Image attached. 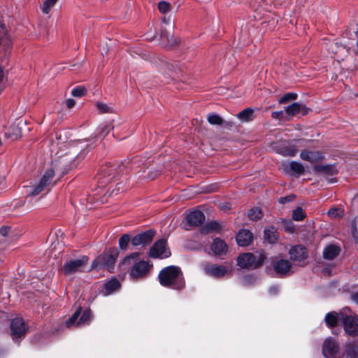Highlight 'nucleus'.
<instances>
[{
  "label": "nucleus",
  "instance_id": "obj_24",
  "mask_svg": "<svg viewBox=\"0 0 358 358\" xmlns=\"http://www.w3.org/2000/svg\"><path fill=\"white\" fill-rule=\"evenodd\" d=\"M357 341L347 342L345 345V352L343 357L345 358H357Z\"/></svg>",
  "mask_w": 358,
  "mask_h": 358
},
{
  "label": "nucleus",
  "instance_id": "obj_32",
  "mask_svg": "<svg viewBox=\"0 0 358 358\" xmlns=\"http://www.w3.org/2000/svg\"><path fill=\"white\" fill-rule=\"evenodd\" d=\"M248 216L252 220H257L262 217L263 213L259 208H254L248 210Z\"/></svg>",
  "mask_w": 358,
  "mask_h": 358
},
{
  "label": "nucleus",
  "instance_id": "obj_34",
  "mask_svg": "<svg viewBox=\"0 0 358 358\" xmlns=\"http://www.w3.org/2000/svg\"><path fill=\"white\" fill-rule=\"evenodd\" d=\"M138 257V252H134L124 259V260L122 262V265L125 266H130L132 264L133 262L137 260Z\"/></svg>",
  "mask_w": 358,
  "mask_h": 358
},
{
  "label": "nucleus",
  "instance_id": "obj_22",
  "mask_svg": "<svg viewBox=\"0 0 358 358\" xmlns=\"http://www.w3.org/2000/svg\"><path fill=\"white\" fill-rule=\"evenodd\" d=\"M308 108L298 103H293L286 108V112L289 116H294L300 113L302 115L307 114Z\"/></svg>",
  "mask_w": 358,
  "mask_h": 358
},
{
  "label": "nucleus",
  "instance_id": "obj_44",
  "mask_svg": "<svg viewBox=\"0 0 358 358\" xmlns=\"http://www.w3.org/2000/svg\"><path fill=\"white\" fill-rule=\"evenodd\" d=\"M86 92V90L83 87H77L71 91V94L76 97H81Z\"/></svg>",
  "mask_w": 358,
  "mask_h": 358
},
{
  "label": "nucleus",
  "instance_id": "obj_21",
  "mask_svg": "<svg viewBox=\"0 0 358 358\" xmlns=\"http://www.w3.org/2000/svg\"><path fill=\"white\" fill-rule=\"evenodd\" d=\"M252 234L246 229L240 230L236 235V241L240 246H247L252 241Z\"/></svg>",
  "mask_w": 358,
  "mask_h": 358
},
{
  "label": "nucleus",
  "instance_id": "obj_1",
  "mask_svg": "<svg viewBox=\"0 0 358 358\" xmlns=\"http://www.w3.org/2000/svg\"><path fill=\"white\" fill-rule=\"evenodd\" d=\"M350 310L344 308L337 313L331 312L326 315L325 322L329 327H336L338 320L343 323L344 330L347 335L355 338L358 335V324L356 315H348Z\"/></svg>",
  "mask_w": 358,
  "mask_h": 358
},
{
  "label": "nucleus",
  "instance_id": "obj_20",
  "mask_svg": "<svg viewBox=\"0 0 358 358\" xmlns=\"http://www.w3.org/2000/svg\"><path fill=\"white\" fill-rule=\"evenodd\" d=\"M300 157L305 161L315 163L323 159V155L318 151L302 150L300 153Z\"/></svg>",
  "mask_w": 358,
  "mask_h": 358
},
{
  "label": "nucleus",
  "instance_id": "obj_57",
  "mask_svg": "<svg viewBox=\"0 0 358 358\" xmlns=\"http://www.w3.org/2000/svg\"><path fill=\"white\" fill-rule=\"evenodd\" d=\"M2 143H1V140L0 139V146L1 145Z\"/></svg>",
  "mask_w": 358,
  "mask_h": 358
},
{
  "label": "nucleus",
  "instance_id": "obj_35",
  "mask_svg": "<svg viewBox=\"0 0 358 358\" xmlns=\"http://www.w3.org/2000/svg\"><path fill=\"white\" fill-rule=\"evenodd\" d=\"M6 136L12 140H17L21 137L20 130L17 127H13L10 128V131L7 132Z\"/></svg>",
  "mask_w": 358,
  "mask_h": 358
},
{
  "label": "nucleus",
  "instance_id": "obj_39",
  "mask_svg": "<svg viewBox=\"0 0 358 358\" xmlns=\"http://www.w3.org/2000/svg\"><path fill=\"white\" fill-rule=\"evenodd\" d=\"M305 213L301 207L293 210L292 218L296 221H301L305 217Z\"/></svg>",
  "mask_w": 358,
  "mask_h": 358
},
{
  "label": "nucleus",
  "instance_id": "obj_56",
  "mask_svg": "<svg viewBox=\"0 0 358 358\" xmlns=\"http://www.w3.org/2000/svg\"><path fill=\"white\" fill-rule=\"evenodd\" d=\"M164 22L165 23H168V22H169L166 20V18H164Z\"/></svg>",
  "mask_w": 358,
  "mask_h": 358
},
{
  "label": "nucleus",
  "instance_id": "obj_36",
  "mask_svg": "<svg viewBox=\"0 0 358 358\" xmlns=\"http://www.w3.org/2000/svg\"><path fill=\"white\" fill-rule=\"evenodd\" d=\"M220 229V225L217 222H210L205 225L203 228V231L206 233L218 231Z\"/></svg>",
  "mask_w": 358,
  "mask_h": 358
},
{
  "label": "nucleus",
  "instance_id": "obj_45",
  "mask_svg": "<svg viewBox=\"0 0 358 358\" xmlns=\"http://www.w3.org/2000/svg\"><path fill=\"white\" fill-rule=\"evenodd\" d=\"M4 65L0 66V94L4 90L3 79L5 78V73L3 71Z\"/></svg>",
  "mask_w": 358,
  "mask_h": 358
},
{
  "label": "nucleus",
  "instance_id": "obj_49",
  "mask_svg": "<svg viewBox=\"0 0 358 358\" xmlns=\"http://www.w3.org/2000/svg\"><path fill=\"white\" fill-rule=\"evenodd\" d=\"M76 104V101L73 99H69L66 101V105L68 108H72Z\"/></svg>",
  "mask_w": 358,
  "mask_h": 358
},
{
  "label": "nucleus",
  "instance_id": "obj_55",
  "mask_svg": "<svg viewBox=\"0 0 358 358\" xmlns=\"http://www.w3.org/2000/svg\"><path fill=\"white\" fill-rule=\"evenodd\" d=\"M77 164H78V162H77L76 164H75L74 165L71 166L70 167V169H72V168H73V167H76Z\"/></svg>",
  "mask_w": 358,
  "mask_h": 358
},
{
  "label": "nucleus",
  "instance_id": "obj_2",
  "mask_svg": "<svg viewBox=\"0 0 358 358\" xmlns=\"http://www.w3.org/2000/svg\"><path fill=\"white\" fill-rule=\"evenodd\" d=\"M160 284L166 287L181 290L185 287V280L181 268L169 266L162 269L158 275Z\"/></svg>",
  "mask_w": 358,
  "mask_h": 358
},
{
  "label": "nucleus",
  "instance_id": "obj_6",
  "mask_svg": "<svg viewBox=\"0 0 358 358\" xmlns=\"http://www.w3.org/2000/svg\"><path fill=\"white\" fill-rule=\"evenodd\" d=\"M202 268L206 275L215 278H224L231 271L229 265L216 264L208 262L202 264Z\"/></svg>",
  "mask_w": 358,
  "mask_h": 358
},
{
  "label": "nucleus",
  "instance_id": "obj_31",
  "mask_svg": "<svg viewBox=\"0 0 358 358\" xmlns=\"http://www.w3.org/2000/svg\"><path fill=\"white\" fill-rule=\"evenodd\" d=\"M238 118H239L243 122H249L253 120V110L250 108H248L240 112L237 115Z\"/></svg>",
  "mask_w": 358,
  "mask_h": 358
},
{
  "label": "nucleus",
  "instance_id": "obj_33",
  "mask_svg": "<svg viewBox=\"0 0 358 358\" xmlns=\"http://www.w3.org/2000/svg\"><path fill=\"white\" fill-rule=\"evenodd\" d=\"M114 171H115V168H113L112 166L102 167L101 172V174H103V178H99V180H102L99 182L101 184H104L105 183L104 178L113 175Z\"/></svg>",
  "mask_w": 358,
  "mask_h": 358
},
{
  "label": "nucleus",
  "instance_id": "obj_47",
  "mask_svg": "<svg viewBox=\"0 0 358 358\" xmlns=\"http://www.w3.org/2000/svg\"><path fill=\"white\" fill-rule=\"evenodd\" d=\"M351 229L352 236L356 239L357 238V231L356 227V220L354 219L351 222Z\"/></svg>",
  "mask_w": 358,
  "mask_h": 358
},
{
  "label": "nucleus",
  "instance_id": "obj_23",
  "mask_svg": "<svg viewBox=\"0 0 358 358\" xmlns=\"http://www.w3.org/2000/svg\"><path fill=\"white\" fill-rule=\"evenodd\" d=\"M341 251L338 246L330 244L324 248L323 250V257L325 259L332 260L337 257Z\"/></svg>",
  "mask_w": 358,
  "mask_h": 358
},
{
  "label": "nucleus",
  "instance_id": "obj_48",
  "mask_svg": "<svg viewBox=\"0 0 358 358\" xmlns=\"http://www.w3.org/2000/svg\"><path fill=\"white\" fill-rule=\"evenodd\" d=\"M10 231V227L3 226V227H1V229H0V234L3 236H6L9 234Z\"/></svg>",
  "mask_w": 358,
  "mask_h": 358
},
{
  "label": "nucleus",
  "instance_id": "obj_19",
  "mask_svg": "<svg viewBox=\"0 0 358 358\" xmlns=\"http://www.w3.org/2000/svg\"><path fill=\"white\" fill-rule=\"evenodd\" d=\"M282 169L285 173H289V171H292V173L296 174L297 176L303 174L305 171L303 166L301 163L295 161L282 164Z\"/></svg>",
  "mask_w": 358,
  "mask_h": 358
},
{
  "label": "nucleus",
  "instance_id": "obj_50",
  "mask_svg": "<svg viewBox=\"0 0 358 358\" xmlns=\"http://www.w3.org/2000/svg\"><path fill=\"white\" fill-rule=\"evenodd\" d=\"M282 115V111H279V112H273L272 113V117H277L280 115Z\"/></svg>",
  "mask_w": 358,
  "mask_h": 358
},
{
  "label": "nucleus",
  "instance_id": "obj_30",
  "mask_svg": "<svg viewBox=\"0 0 358 358\" xmlns=\"http://www.w3.org/2000/svg\"><path fill=\"white\" fill-rule=\"evenodd\" d=\"M45 189V187H44L41 183L38 182L37 185L34 186L27 187L26 189V193L27 196H36L38 195Z\"/></svg>",
  "mask_w": 358,
  "mask_h": 358
},
{
  "label": "nucleus",
  "instance_id": "obj_11",
  "mask_svg": "<svg viewBox=\"0 0 358 358\" xmlns=\"http://www.w3.org/2000/svg\"><path fill=\"white\" fill-rule=\"evenodd\" d=\"M273 150L285 157H294L297 153L296 146L290 142H277L273 145Z\"/></svg>",
  "mask_w": 358,
  "mask_h": 358
},
{
  "label": "nucleus",
  "instance_id": "obj_40",
  "mask_svg": "<svg viewBox=\"0 0 358 358\" xmlns=\"http://www.w3.org/2000/svg\"><path fill=\"white\" fill-rule=\"evenodd\" d=\"M208 121L210 124L215 125H220L223 122L222 117L215 114L208 115Z\"/></svg>",
  "mask_w": 358,
  "mask_h": 358
},
{
  "label": "nucleus",
  "instance_id": "obj_53",
  "mask_svg": "<svg viewBox=\"0 0 358 358\" xmlns=\"http://www.w3.org/2000/svg\"><path fill=\"white\" fill-rule=\"evenodd\" d=\"M287 197H281L280 199H279V201L282 203H284L286 200H287Z\"/></svg>",
  "mask_w": 358,
  "mask_h": 358
},
{
  "label": "nucleus",
  "instance_id": "obj_14",
  "mask_svg": "<svg viewBox=\"0 0 358 358\" xmlns=\"http://www.w3.org/2000/svg\"><path fill=\"white\" fill-rule=\"evenodd\" d=\"M27 329L28 327L22 318L16 317L12 320L10 330L14 339L24 336Z\"/></svg>",
  "mask_w": 358,
  "mask_h": 358
},
{
  "label": "nucleus",
  "instance_id": "obj_29",
  "mask_svg": "<svg viewBox=\"0 0 358 358\" xmlns=\"http://www.w3.org/2000/svg\"><path fill=\"white\" fill-rule=\"evenodd\" d=\"M113 129V126L110 122H105L99 125L96 130V136L105 137Z\"/></svg>",
  "mask_w": 358,
  "mask_h": 358
},
{
  "label": "nucleus",
  "instance_id": "obj_41",
  "mask_svg": "<svg viewBox=\"0 0 358 358\" xmlns=\"http://www.w3.org/2000/svg\"><path fill=\"white\" fill-rule=\"evenodd\" d=\"M297 98V94L294 92H289L285 94L282 97H281L279 100L280 103H285L289 101L295 100Z\"/></svg>",
  "mask_w": 358,
  "mask_h": 358
},
{
  "label": "nucleus",
  "instance_id": "obj_5",
  "mask_svg": "<svg viewBox=\"0 0 358 358\" xmlns=\"http://www.w3.org/2000/svg\"><path fill=\"white\" fill-rule=\"evenodd\" d=\"M265 256L259 254L257 257L252 253H243L237 258L238 265L243 268H256L264 264Z\"/></svg>",
  "mask_w": 358,
  "mask_h": 358
},
{
  "label": "nucleus",
  "instance_id": "obj_17",
  "mask_svg": "<svg viewBox=\"0 0 358 358\" xmlns=\"http://www.w3.org/2000/svg\"><path fill=\"white\" fill-rule=\"evenodd\" d=\"M289 254L292 260L301 262L307 258L306 248L302 245H295L290 248Z\"/></svg>",
  "mask_w": 358,
  "mask_h": 358
},
{
  "label": "nucleus",
  "instance_id": "obj_10",
  "mask_svg": "<svg viewBox=\"0 0 358 358\" xmlns=\"http://www.w3.org/2000/svg\"><path fill=\"white\" fill-rule=\"evenodd\" d=\"M12 41L6 29L0 26V57L7 58L11 52Z\"/></svg>",
  "mask_w": 358,
  "mask_h": 358
},
{
  "label": "nucleus",
  "instance_id": "obj_42",
  "mask_svg": "<svg viewBox=\"0 0 358 358\" xmlns=\"http://www.w3.org/2000/svg\"><path fill=\"white\" fill-rule=\"evenodd\" d=\"M57 0H45L43 3L42 10L44 13L48 14L52 7L55 6Z\"/></svg>",
  "mask_w": 358,
  "mask_h": 358
},
{
  "label": "nucleus",
  "instance_id": "obj_15",
  "mask_svg": "<svg viewBox=\"0 0 358 358\" xmlns=\"http://www.w3.org/2000/svg\"><path fill=\"white\" fill-rule=\"evenodd\" d=\"M151 266L147 261L134 262L131 268L130 275L132 278L143 277L148 273Z\"/></svg>",
  "mask_w": 358,
  "mask_h": 358
},
{
  "label": "nucleus",
  "instance_id": "obj_13",
  "mask_svg": "<svg viewBox=\"0 0 358 358\" xmlns=\"http://www.w3.org/2000/svg\"><path fill=\"white\" fill-rule=\"evenodd\" d=\"M155 234V231L152 229L138 234L131 238V244L134 246L145 247L152 242Z\"/></svg>",
  "mask_w": 358,
  "mask_h": 358
},
{
  "label": "nucleus",
  "instance_id": "obj_27",
  "mask_svg": "<svg viewBox=\"0 0 358 358\" xmlns=\"http://www.w3.org/2000/svg\"><path fill=\"white\" fill-rule=\"evenodd\" d=\"M55 176V171L53 169H50L47 170L42 178L39 180V183H41L44 187H48L51 185V182Z\"/></svg>",
  "mask_w": 358,
  "mask_h": 358
},
{
  "label": "nucleus",
  "instance_id": "obj_9",
  "mask_svg": "<svg viewBox=\"0 0 358 358\" xmlns=\"http://www.w3.org/2000/svg\"><path fill=\"white\" fill-rule=\"evenodd\" d=\"M166 241L160 239L150 248L149 255L152 258H166L171 256V251L166 248Z\"/></svg>",
  "mask_w": 358,
  "mask_h": 358
},
{
  "label": "nucleus",
  "instance_id": "obj_25",
  "mask_svg": "<svg viewBox=\"0 0 358 358\" xmlns=\"http://www.w3.org/2000/svg\"><path fill=\"white\" fill-rule=\"evenodd\" d=\"M104 287V294L109 295L112 294L113 292L117 291L120 287V282L116 279L113 278L106 282L103 285Z\"/></svg>",
  "mask_w": 358,
  "mask_h": 358
},
{
  "label": "nucleus",
  "instance_id": "obj_16",
  "mask_svg": "<svg viewBox=\"0 0 358 358\" xmlns=\"http://www.w3.org/2000/svg\"><path fill=\"white\" fill-rule=\"evenodd\" d=\"M204 220V214L198 210L190 212L186 217L187 224L191 227L200 226Z\"/></svg>",
  "mask_w": 358,
  "mask_h": 358
},
{
  "label": "nucleus",
  "instance_id": "obj_46",
  "mask_svg": "<svg viewBox=\"0 0 358 358\" xmlns=\"http://www.w3.org/2000/svg\"><path fill=\"white\" fill-rule=\"evenodd\" d=\"M96 106H97L98 109L103 113H106V112H108V110H109V107L106 103H98L96 104Z\"/></svg>",
  "mask_w": 358,
  "mask_h": 358
},
{
  "label": "nucleus",
  "instance_id": "obj_18",
  "mask_svg": "<svg viewBox=\"0 0 358 358\" xmlns=\"http://www.w3.org/2000/svg\"><path fill=\"white\" fill-rule=\"evenodd\" d=\"M227 245L224 241L217 238L213 241V243L210 245V250L213 255L217 257H222L225 255L227 252Z\"/></svg>",
  "mask_w": 358,
  "mask_h": 358
},
{
  "label": "nucleus",
  "instance_id": "obj_54",
  "mask_svg": "<svg viewBox=\"0 0 358 358\" xmlns=\"http://www.w3.org/2000/svg\"><path fill=\"white\" fill-rule=\"evenodd\" d=\"M287 199L286 201H290L292 200V196H287Z\"/></svg>",
  "mask_w": 358,
  "mask_h": 358
},
{
  "label": "nucleus",
  "instance_id": "obj_28",
  "mask_svg": "<svg viewBox=\"0 0 358 358\" xmlns=\"http://www.w3.org/2000/svg\"><path fill=\"white\" fill-rule=\"evenodd\" d=\"M313 170L316 173H324L329 175H334L336 173L335 167L332 165H315Z\"/></svg>",
  "mask_w": 358,
  "mask_h": 358
},
{
  "label": "nucleus",
  "instance_id": "obj_37",
  "mask_svg": "<svg viewBox=\"0 0 358 358\" xmlns=\"http://www.w3.org/2000/svg\"><path fill=\"white\" fill-rule=\"evenodd\" d=\"M131 242V237L129 234H124L119 239V246L122 250H126L129 242Z\"/></svg>",
  "mask_w": 358,
  "mask_h": 358
},
{
  "label": "nucleus",
  "instance_id": "obj_52",
  "mask_svg": "<svg viewBox=\"0 0 358 358\" xmlns=\"http://www.w3.org/2000/svg\"><path fill=\"white\" fill-rule=\"evenodd\" d=\"M166 69L169 71H172L173 70V66L170 64H166Z\"/></svg>",
  "mask_w": 358,
  "mask_h": 358
},
{
  "label": "nucleus",
  "instance_id": "obj_26",
  "mask_svg": "<svg viewBox=\"0 0 358 358\" xmlns=\"http://www.w3.org/2000/svg\"><path fill=\"white\" fill-rule=\"evenodd\" d=\"M264 239L269 243H274L278 239L277 229L271 226L264 229Z\"/></svg>",
  "mask_w": 358,
  "mask_h": 358
},
{
  "label": "nucleus",
  "instance_id": "obj_8",
  "mask_svg": "<svg viewBox=\"0 0 358 358\" xmlns=\"http://www.w3.org/2000/svg\"><path fill=\"white\" fill-rule=\"evenodd\" d=\"M322 354L325 358H342L338 343L332 338H327L322 345Z\"/></svg>",
  "mask_w": 358,
  "mask_h": 358
},
{
  "label": "nucleus",
  "instance_id": "obj_7",
  "mask_svg": "<svg viewBox=\"0 0 358 358\" xmlns=\"http://www.w3.org/2000/svg\"><path fill=\"white\" fill-rule=\"evenodd\" d=\"M88 260L89 258L87 256H83L79 259L67 260L63 266L64 273L66 275H69L76 272L84 271Z\"/></svg>",
  "mask_w": 358,
  "mask_h": 358
},
{
  "label": "nucleus",
  "instance_id": "obj_51",
  "mask_svg": "<svg viewBox=\"0 0 358 358\" xmlns=\"http://www.w3.org/2000/svg\"><path fill=\"white\" fill-rule=\"evenodd\" d=\"M270 292L273 293V294H276L277 292H278V287H273L270 289Z\"/></svg>",
  "mask_w": 358,
  "mask_h": 358
},
{
  "label": "nucleus",
  "instance_id": "obj_4",
  "mask_svg": "<svg viewBox=\"0 0 358 358\" xmlns=\"http://www.w3.org/2000/svg\"><path fill=\"white\" fill-rule=\"evenodd\" d=\"M92 320V313L86 308L82 312V308L78 307L76 311L66 321L67 327H82L90 324Z\"/></svg>",
  "mask_w": 358,
  "mask_h": 358
},
{
  "label": "nucleus",
  "instance_id": "obj_38",
  "mask_svg": "<svg viewBox=\"0 0 358 358\" xmlns=\"http://www.w3.org/2000/svg\"><path fill=\"white\" fill-rule=\"evenodd\" d=\"M327 214L329 217L337 219L343 215V211L340 208H333L329 210Z\"/></svg>",
  "mask_w": 358,
  "mask_h": 358
},
{
  "label": "nucleus",
  "instance_id": "obj_43",
  "mask_svg": "<svg viewBox=\"0 0 358 358\" xmlns=\"http://www.w3.org/2000/svg\"><path fill=\"white\" fill-rule=\"evenodd\" d=\"M170 7V3L164 1H162L158 3V8L162 13H166L169 11Z\"/></svg>",
  "mask_w": 358,
  "mask_h": 358
},
{
  "label": "nucleus",
  "instance_id": "obj_12",
  "mask_svg": "<svg viewBox=\"0 0 358 358\" xmlns=\"http://www.w3.org/2000/svg\"><path fill=\"white\" fill-rule=\"evenodd\" d=\"M273 267L274 271L280 277L289 275L293 273V271L292 270V264L287 259H280L275 261L273 264Z\"/></svg>",
  "mask_w": 358,
  "mask_h": 358
},
{
  "label": "nucleus",
  "instance_id": "obj_3",
  "mask_svg": "<svg viewBox=\"0 0 358 358\" xmlns=\"http://www.w3.org/2000/svg\"><path fill=\"white\" fill-rule=\"evenodd\" d=\"M118 256L117 248H110L98 256L92 264V269L106 268L108 271L113 268Z\"/></svg>",
  "mask_w": 358,
  "mask_h": 358
}]
</instances>
